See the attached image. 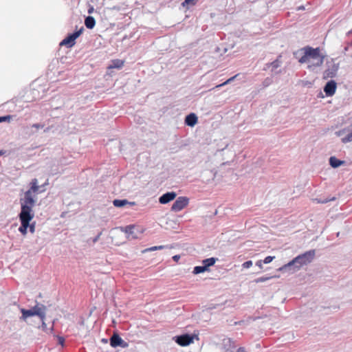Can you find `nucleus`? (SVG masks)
I'll return each mask as SVG.
<instances>
[{"label":"nucleus","mask_w":352,"mask_h":352,"mask_svg":"<svg viewBox=\"0 0 352 352\" xmlns=\"http://www.w3.org/2000/svg\"><path fill=\"white\" fill-rule=\"evenodd\" d=\"M83 30V28H81L80 30L78 31H76L74 32L73 34H71L68 35L66 38H65L60 43V45L63 46H67L68 47H73L76 42V39L80 36V35L82 34V32Z\"/></svg>","instance_id":"6"},{"label":"nucleus","mask_w":352,"mask_h":352,"mask_svg":"<svg viewBox=\"0 0 352 352\" xmlns=\"http://www.w3.org/2000/svg\"><path fill=\"white\" fill-rule=\"evenodd\" d=\"M45 307L44 306H42V307L35 306L31 309H21V311L22 313L21 318L23 320H25L28 317L33 316H38L43 320L45 317Z\"/></svg>","instance_id":"4"},{"label":"nucleus","mask_w":352,"mask_h":352,"mask_svg":"<svg viewBox=\"0 0 352 352\" xmlns=\"http://www.w3.org/2000/svg\"><path fill=\"white\" fill-rule=\"evenodd\" d=\"M175 342L182 346H186L193 342V337L189 334H184L177 336Z\"/></svg>","instance_id":"8"},{"label":"nucleus","mask_w":352,"mask_h":352,"mask_svg":"<svg viewBox=\"0 0 352 352\" xmlns=\"http://www.w3.org/2000/svg\"><path fill=\"white\" fill-rule=\"evenodd\" d=\"M110 344L113 347L120 346L122 347H126L128 346L126 342L120 338L118 334H113L110 338Z\"/></svg>","instance_id":"9"},{"label":"nucleus","mask_w":352,"mask_h":352,"mask_svg":"<svg viewBox=\"0 0 352 352\" xmlns=\"http://www.w3.org/2000/svg\"><path fill=\"white\" fill-rule=\"evenodd\" d=\"M263 261L258 260L256 262V265L258 266L260 269H263Z\"/></svg>","instance_id":"31"},{"label":"nucleus","mask_w":352,"mask_h":352,"mask_svg":"<svg viewBox=\"0 0 352 352\" xmlns=\"http://www.w3.org/2000/svg\"><path fill=\"white\" fill-rule=\"evenodd\" d=\"M163 248H164L163 245L153 246V247L148 248V250L154 251V250H162Z\"/></svg>","instance_id":"29"},{"label":"nucleus","mask_w":352,"mask_h":352,"mask_svg":"<svg viewBox=\"0 0 352 352\" xmlns=\"http://www.w3.org/2000/svg\"><path fill=\"white\" fill-rule=\"evenodd\" d=\"M337 88V84L334 80L329 81L324 87V91L327 96H332L335 94Z\"/></svg>","instance_id":"10"},{"label":"nucleus","mask_w":352,"mask_h":352,"mask_svg":"<svg viewBox=\"0 0 352 352\" xmlns=\"http://www.w3.org/2000/svg\"><path fill=\"white\" fill-rule=\"evenodd\" d=\"M270 278V277H260V278H258L254 280V282L256 283H261V282H265V281H267Z\"/></svg>","instance_id":"26"},{"label":"nucleus","mask_w":352,"mask_h":352,"mask_svg":"<svg viewBox=\"0 0 352 352\" xmlns=\"http://www.w3.org/2000/svg\"><path fill=\"white\" fill-rule=\"evenodd\" d=\"M32 127H34V128H36V129H40V128H43V125H41V124H32Z\"/></svg>","instance_id":"32"},{"label":"nucleus","mask_w":352,"mask_h":352,"mask_svg":"<svg viewBox=\"0 0 352 352\" xmlns=\"http://www.w3.org/2000/svg\"><path fill=\"white\" fill-rule=\"evenodd\" d=\"M274 258H275L274 256H268L264 258L263 262L265 264L270 263L274 259Z\"/></svg>","instance_id":"27"},{"label":"nucleus","mask_w":352,"mask_h":352,"mask_svg":"<svg viewBox=\"0 0 352 352\" xmlns=\"http://www.w3.org/2000/svg\"><path fill=\"white\" fill-rule=\"evenodd\" d=\"M344 132V130H340L337 132H336V135L341 136Z\"/></svg>","instance_id":"35"},{"label":"nucleus","mask_w":352,"mask_h":352,"mask_svg":"<svg viewBox=\"0 0 352 352\" xmlns=\"http://www.w3.org/2000/svg\"><path fill=\"white\" fill-rule=\"evenodd\" d=\"M315 256V250H309L304 254L298 255L296 258H294L292 261L289 262L287 264L284 265L283 267L279 268V270H283L286 269L288 267L294 265V264H299L298 268H300L302 265H306L308 263H310Z\"/></svg>","instance_id":"2"},{"label":"nucleus","mask_w":352,"mask_h":352,"mask_svg":"<svg viewBox=\"0 0 352 352\" xmlns=\"http://www.w3.org/2000/svg\"><path fill=\"white\" fill-rule=\"evenodd\" d=\"M121 229L127 234V238L129 239H134L138 238V234L135 232V230L137 229L135 226H127L125 228H122Z\"/></svg>","instance_id":"11"},{"label":"nucleus","mask_w":352,"mask_h":352,"mask_svg":"<svg viewBox=\"0 0 352 352\" xmlns=\"http://www.w3.org/2000/svg\"><path fill=\"white\" fill-rule=\"evenodd\" d=\"M138 232H139L140 234H141V233H142V230H138Z\"/></svg>","instance_id":"39"},{"label":"nucleus","mask_w":352,"mask_h":352,"mask_svg":"<svg viewBox=\"0 0 352 352\" xmlns=\"http://www.w3.org/2000/svg\"><path fill=\"white\" fill-rule=\"evenodd\" d=\"M206 270H208L204 265L203 266H196L194 267L193 273L195 274H198L200 273H203V272H206Z\"/></svg>","instance_id":"21"},{"label":"nucleus","mask_w":352,"mask_h":352,"mask_svg":"<svg viewBox=\"0 0 352 352\" xmlns=\"http://www.w3.org/2000/svg\"><path fill=\"white\" fill-rule=\"evenodd\" d=\"M28 228H30V232L34 233L35 232V222L32 223H30V226H28Z\"/></svg>","instance_id":"30"},{"label":"nucleus","mask_w":352,"mask_h":352,"mask_svg":"<svg viewBox=\"0 0 352 352\" xmlns=\"http://www.w3.org/2000/svg\"><path fill=\"white\" fill-rule=\"evenodd\" d=\"M180 258V256L179 255H175L173 257V259L175 261H178L179 259Z\"/></svg>","instance_id":"36"},{"label":"nucleus","mask_w":352,"mask_h":352,"mask_svg":"<svg viewBox=\"0 0 352 352\" xmlns=\"http://www.w3.org/2000/svg\"><path fill=\"white\" fill-rule=\"evenodd\" d=\"M296 54H300L298 62L307 63V68L313 70L322 65L325 56L321 53L320 47L314 48L309 45L301 48Z\"/></svg>","instance_id":"1"},{"label":"nucleus","mask_w":352,"mask_h":352,"mask_svg":"<svg viewBox=\"0 0 352 352\" xmlns=\"http://www.w3.org/2000/svg\"><path fill=\"white\" fill-rule=\"evenodd\" d=\"M252 261H248L242 264V267L243 268L248 269L252 266Z\"/></svg>","instance_id":"28"},{"label":"nucleus","mask_w":352,"mask_h":352,"mask_svg":"<svg viewBox=\"0 0 352 352\" xmlns=\"http://www.w3.org/2000/svg\"><path fill=\"white\" fill-rule=\"evenodd\" d=\"M338 69V65L333 63L331 68L326 69L324 72L323 76L324 78H333L336 76L337 71Z\"/></svg>","instance_id":"13"},{"label":"nucleus","mask_w":352,"mask_h":352,"mask_svg":"<svg viewBox=\"0 0 352 352\" xmlns=\"http://www.w3.org/2000/svg\"><path fill=\"white\" fill-rule=\"evenodd\" d=\"M237 76V75H235L234 76H232L231 78H230L229 79H228L226 81H225L224 82L219 85H217L215 87L216 88H218V87H222V86H224L230 82H231L232 81H233V80Z\"/></svg>","instance_id":"23"},{"label":"nucleus","mask_w":352,"mask_h":352,"mask_svg":"<svg viewBox=\"0 0 352 352\" xmlns=\"http://www.w3.org/2000/svg\"><path fill=\"white\" fill-rule=\"evenodd\" d=\"M185 123L186 125L193 126L197 123V116L192 113L188 115L185 118Z\"/></svg>","instance_id":"14"},{"label":"nucleus","mask_w":352,"mask_h":352,"mask_svg":"<svg viewBox=\"0 0 352 352\" xmlns=\"http://www.w3.org/2000/svg\"><path fill=\"white\" fill-rule=\"evenodd\" d=\"M198 0H185L183 3H182V6H194L197 3Z\"/></svg>","instance_id":"22"},{"label":"nucleus","mask_w":352,"mask_h":352,"mask_svg":"<svg viewBox=\"0 0 352 352\" xmlns=\"http://www.w3.org/2000/svg\"><path fill=\"white\" fill-rule=\"evenodd\" d=\"M65 339L63 337H58V342L60 344L63 345Z\"/></svg>","instance_id":"34"},{"label":"nucleus","mask_w":352,"mask_h":352,"mask_svg":"<svg viewBox=\"0 0 352 352\" xmlns=\"http://www.w3.org/2000/svg\"><path fill=\"white\" fill-rule=\"evenodd\" d=\"M3 154L2 151H0V155Z\"/></svg>","instance_id":"40"},{"label":"nucleus","mask_w":352,"mask_h":352,"mask_svg":"<svg viewBox=\"0 0 352 352\" xmlns=\"http://www.w3.org/2000/svg\"><path fill=\"white\" fill-rule=\"evenodd\" d=\"M30 184H31V187L28 191L31 192V194L38 193V192H43L44 190H40L41 186H39L38 185V180L36 179H33L31 181Z\"/></svg>","instance_id":"15"},{"label":"nucleus","mask_w":352,"mask_h":352,"mask_svg":"<svg viewBox=\"0 0 352 352\" xmlns=\"http://www.w3.org/2000/svg\"><path fill=\"white\" fill-rule=\"evenodd\" d=\"M102 234V232H100L94 239H93V242L94 243H96V241H98V240L99 239V238L100 237Z\"/></svg>","instance_id":"33"},{"label":"nucleus","mask_w":352,"mask_h":352,"mask_svg":"<svg viewBox=\"0 0 352 352\" xmlns=\"http://www.w3.org/2000/svg\"><path fill=\"white\" fill-rule=\"evenodd\" d=\"M327 201H318V203H326Z\"/></svg>","instance_id":"37"},{"label":"nucleus","mask_w":352,"mask_h":352,"mask_svg":"<svg viewBox=\"0 0 352 352\" xmlns=\"http://www.w3.org/2000/svg\"><path fill=\"white\" fill-rule=\"evenodd\" d=\"M177 197V194L175 192H168L164 195H162L159 201L162 204H166L169 203L170 201L174 200Z\"/></svg>","instance_id":"12"},{"label":"nucleus","mask_w":352,"mask_h":352,"mask_svg":"<svg viewBox=\"0 0 352 352\" xmlns=\"http://www.w3.org/2000/svg\"><path fill=\"white\" fill-rule=\"evenodd\" d=\"M35 200L31 194V192L26 191L25 192L24 199L21 202V210L20 213H28V214H34L32 208L34 205Z\"/></svg>","instance_id":"3"},{"label":"nucleus","mask_w":352,"mask_h":352,"mask_svg":"<svg viewBox=\"0 0 352 352\" xmlns=\"http://www.w3.org/2000/svg\"><path fill=\"white\" fill-rule=\"evenodd\" d=\"M96 21L93 16H87L85 20V25L88 29H92L95 26Z\"/></svg>","instance_id":"18"},{"label":"nucleus","mask_w":352,"mask_h":352,"mask_svg":"<svg viewBox=\"0 0 352 352\" xmlns=\"http://www.w3.org/2000/svg\"><path fill=\"white\" fill-rule=\"evenodd\" d=\"M124 63V60L120 59H115L111 61V64L108 66L107 69H111L113 68L120 69L123 67Z\"/></svg>","instance_id":"16"},{"label":"nucleus","mask_w":352,"mask_h":352,"mask_svg":"<svg viewBox=\"0 0 352 352\" xmlns=\"http://www.w3.org/2000/svg\"><path fill=\"white\" fill-rule=\"evenodd\" d=\"M352 141V132L348 134L346 137L342 138L343 143H347Z\"/></svg>","instance_id":"24"},{"label":"nucleus","mask_w":352,"mask_h":352,"mask_svg":"<svg viewBox=\"0 0 352 352\" xmlns=\"http://www.w3.org/2000/svg\"><path fill=\"white\" fill-rule=\"evenodd\" d=\"M216 262V258L212 257L209 258H206L202 261L204 266L208 270V267L212 266L214 265Z\"/></svg>","instance_id":"19"},{"label":"nucleus","mask_w":352,"mask_h":352,"mask_svg":"<svg viewBox=\"0 0 352 352\" xmlns=\"http://www.w3.org/2000/svg\"><path fill=\"white\" fill-rule=\"evenodd\" d=\"M329 164L333 168H338L344 164V161L340 160L336 157H331L329 159Z\"/></svg>","instance_id":"17"},{"label":"nucleus","mask_w":352,"mask_h":352,"mask_svg":"<svg viewBox=\"0 0 352 352\" xmlns=\"http://www.w3.org/2000/svg\"><path fill=\"white\" fill-rule=\"evenodd\" d=\"M34 214H28V213L19 214V219L21 221V226L19 228V231L23 235H26L27 230L30 226V222L33 219Z\"/></svg>","instance_id":"5"},{"label":"nucleus","mask_w":352,"mask_h":352,"mask_svg":"<svg viewBox=\"0 0 352 352\" xmlns=\"http://www.w3.org/2000/svg\"><path fill=\"white\" fill-rule=\"evenodd\" d=\"M12 118V116L8 115L6 116L0 117V122H10Z\"/></svg>","instance_id":"25"},{"label":"nucleus","mask_w":352,"mask_h":352,"mask_svg":"<svg viewBox=\"0 0 352 352\" xmlns=\"http://www.w3.org/2000/svg\"><path fill=\"white\" fill-rule=\"evenodd\" d=\"M189 203V199L186 197H179L171 206L173 212H179L185 208Z\"/></svg>","instance_id":"7"},{"label":"nucleus","mask_w":352,"mask_h":352,"mask_svg":"<svg viewBox=\"0 0 352 352\" xmlns=\"http://www.w3.org/2000/svg\"><path fill=\"white\" fill-rule=\"evenodd\" d=\"M113 203L116 207H122L125 206L128 201L126 199H115Z\"/></svg>","instance_id":"20"},{"label":"nucleus","mask_w":352,"mask_h":352,"mask_svg":"<svg viewBox=\"0 0 352 352\" xmlns=\"http://www.w3.org/2000/svg\"><path fill=\"white\" fill-rule=\"evenodd\" d=\"M93 10V8H91V9L89 10V13H91Z\"/></svg>","instance_id":"38"}]
</instances>
